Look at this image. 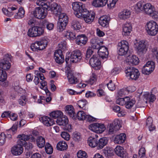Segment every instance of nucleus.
Returning a JSON list of instances; mask_svg holds the SVG:
<instances>
[{"mask_svg": "<svg viewBox=\"0 0 158 158\" xmlns=\"http://www.w3.org/2000/svg\"><path fill=\"white\" fill-rule=\"evenodd\" d=\"M17 9L15 7H8L7 9L3 8L2 9L3 13L8 16L11 17L14 15V18L17 19H20L24 16L25 10L23 8H19L17 12L15 11Z\"/></svg>", "mask_w": 158, "mask_h": 158, "instance_id": "obj_1", "label": "nucleus"}, {"mask_svg": "<svg viewBox=\"0 0 158 158\" xmlns=\"http://www.w3.org/2000/svg\"><path fill=\"white\" fill-rule=\"evenodd\" d=\"M72 5L74 14L79 18H81L82 14L87 12V9L85 8L84 5L81 2H74L73 3Z\"/></svg>", "mask_w": 158, "mask_h": 158, "instance_id": "obj_2", "label": "nucleus"}, {"mask_svg": "<svg viewBox=\"0 0 158 158\" xmlns=\"http://www.w3.org/2000/svg\"><path fill=\"white\" fill-rule=\"evenodd\" d=\"M44 3H40V2H36V4L38 5H41L43 7H37L32 11V14L34 17L38 19H43L45 18L47 15V10L45 8L43 7Z\"/></svg>", "mask_w": 158, "mask_h": 158, "instance_id": "obj_3", "label": "nucleus"}, {"mask_svg": "<svg viewBox=\"0 0 158 158\" xmlns=\"http://www.w3.org/2000/svg\"><path fill=\"white\" fill-rule=\"evenodd\" d=\"M43 7L48 11L51 12L56 16L60 15L63 13H62V8L60 5L56 3L53 2L51 5L48 6L46 3H44Z\"/></svg>", "mask_w": 158, "mask_h": 158, "instance_id": "obj_4", "label": "nucleus"}, {"mask_svg": "<svg viewBox=\"0 0 158 158\" xmlns=\"http://www.w3.org/2000/svg\"><path fill=\"white\" fill-rule=\"evenodd\" d=\"M146 29L148 35L155 36L158 32V25L155 22L151 21L148 22L146 26Z\"/></svg>", "mask_w": 158, "mask_h": 158, "instance_id": "obj_5", "label": "nucleus"}, {"mask_svg": "<svg viewBox=\"0 0 158 158\" xmlns=\"http://www.w3.org/2000/svg\"><path fill=\"white\" fill-rule=\"evenodd\" d=\"M68 21V18L65 13L62 14L59 16V21L57 23V30L62 32L65 29Z\"/></svg>", "mask_w": 158, "mask_h": 158, "instance_id": "obj_6", "label": "nucleus"}, {"mask_svg": "<svg viewBox=\"0 0 158 158\" xmlns=\"http://www.w3.org/2000/svg\"><path fill=\"white\" fill-rule=\"evenodd\" d=\"M47 44L48 41L47 40H42L40 41H37L32 44L31 45V48L33 51L41 50L45 48Z\"/></svg>", "mask_w": 158, "mask_h": 158, "instance_id": "obj_7", "label": "nucleus"}, {"mask_svg": "<svg viewBox=\"0 0 158 158\" xmlns=\"http://www.w3.org/2000/svg\"><path fill=\"white\" fill-rule=\"evenodd\" d=\"M127 77H129L132 80H136L139 75V73L137 69L133 67H127L125 70Z\"/></svg>", "mask_w": 158, "mask_h": 158, "instance_id": "obj_8", "label": "nucleus"}, {"mask_svg": "<svg viewBox=\"0 0 158 158\" xmlns=\"http://www.w3.org/2000/svg\"><path fill=\"white\" fill-rule=\"evenodd\" d=\"M118 49H119L118 54L119 55L123 56L126 54L129 49L128 42L125 40H122L118 44Z\"/></svg>", "mask_w": 158, "mask_h": 158, "instance_id": "obj_9", "label": "nucleus"}, {"mask_svg": "<svg viewBox=\"0 0 158 158\" xmlns=\"http://www.w3.org/2000/svg\"><path fill=\"white\" fill-rule=\"evenodd\" d=\"M10 60V55L8 54H5L2 59L0 60V68L7 70L10 67L9 61Z\"/></svg>", "mask_w": 158, "mask_h": 158, "instance_id": "obj_10", "label": "nucleus"}, {"mask_svg": "<svg viewBox=\"0 0 158 158\" xmlns=\"http://www.w3.org/2000/svg\"><path fill=\"white\" fill-rule=\"evenodd\" d=\"M89 128L94 132L100 134L102 133L106 129L103 124L99 123H94L90 125Z\"/></svg>", "mask_w": 158, "mask_h": 158, "instance_id": "obj_11", "label": "nucleus"}, {"mask_svg": "<svg viewBox=\"0 0 158 158\" xmlns=\"http://www.w3.org/2000/svg\"><path fill=\"white\" fill-rule=\"evenodd\" d=\"M155 68L154 62L152 61H148L142 68V73L145 75L149 74L154 70Z\"/></svg>", "mask_w": 158, "mask_h": 158, "instance_id": "obj_12", "label": "nucleus"}, {"mask_svg": "<svg viewBox=\"0 0 158 158\" xmlns=\"http://www.w3.org/2000/svg\"><path fill=\"white\" fill-rule=\"evenodd\" d=\"M82 56L81 52L76 50L72 52L70 56V62L76 63L80 61L82 59Z\"/></svg>", "mask_w": 158, "mask_h": 158, "instance_id": "obj_13", "label": "nucleus"}, {"mask_svg": "<svg viewBox=\"0 0 158 158\" xmlns=\"http://www.w3.org/2000/svg\"><path fill=\"white\" fill-rule=\"evenodd\" d=\"M135 48L136 49L138 53L139 54L144 53L147 51V48L143 41H140L136 42L135 44Z\"/></svg>", "mask_w": 158, "mask_h": 158, "instance_id": "obj_14", "label": "nucleus"}, {"mask_svg": "<svg viewBox=\"0 0 158 158\" xmlns=\"http://www.w3.org/2000/svg\"><path fill=\"white\" fill-rule=\"evenodd\" d=\"M95 17V14L93 12H86V13H84L82 15V18H83L86 23L90 24L93 22Z\"/></svg>", "mask_w": 158, "mask_h": 158, "instance_id": "obj_15", "label": "nucleus"}, {"mask_svg": "<svg viewBox=\"0 0 158 158\" xmlns=\"http://www.w3.org/2000/svg\"><path fill=\"white\" fill-rule=\"evenodd\" d=\"M55 60L56 62L59 64H62L64 61V57L60 50H56L54 53Z\"/></svg>", "mask_w": 158, "mask_h": 158, "instance_id": "obj_16", "label": "nucleus"}, {"mask_svg": "<svg viewBox=\"0 0 158 158\" xmlns=\"http://www.w3.org/2000/svg\"><path fill=\"white\" fill-rule=\"evenodd\" d=\"M116 154L123 158H127V153L123 148L120 146H117L114 149Z\"/></svg>", "mask_w": 158, "mask_h": 158, "instance_id": "obj_17", "label": "nucleus"}, {"mask_svg": "<svg viewBox=\"0 0 158 158\" xmlns=\"http://www.w3.org/2000/svg\"><path fill=\"white\" fill-rule=\"evenodd\" d=\"M155 9L154 6L150 3L144 4L143 11L147 15L152 16Z\"/></svg>", "mask_w": 158, "mask_h": 158, "instance_id": "obj_18", "label": "nucleus"}, {"mask_svg": "<svg viewBox=\"0 0 158 158\" xmlns=\"http://www.w3.org/2000/svg\"><path fill=\"white\" fill-rule=\"evenodd\" d=\"M76 41L77 44L82 46L86 44L87 41V38L85 35H79L77 36Z\"/></svg>", "mask_w": 158, "mask_h": 158, "instance_id": "obj_19", "label": "nucleus"}, {"mask_svg": "<svg viewBox=\"0 0 158 158\" xmlns=\"http://www.w3.org/2000/svg\"><path fill=\"white\" fill-rule=\"evenodd\" d=\"M126 61L129 65H136L138 64L139 60L135 55H131L127 57Z\"/></svg>", "mask_w": 158, "mask_h": 158, "instance_id": "obj_20", "label": "nucleus"}, {"mask_svg": "<svg viewBox=\"0 0 158 158\" xmlns=\"http://www.w3.org/2000/svg\"><path fill=\"white\" fill-rule=\"evenodd\" d=\"M98 55L102 59L106 58L109 54L108 49L104 46H102L98 49Z\"/></svg>", "mask_w": 158, "mask_h": 158, "instance_id": "obj_21", "label": "nucleus"}, {"mask_svg": "<svg viewBox=\"0 0 158 158\" xmlns=\"http://www.w3.org/2000/svg\"><path fill=\"white\" fill-rule=\"evenodd\" d=\"M132 27L130 23H126L123 27L122 34L123 36L129 35L132 31Z\"/></svg>", "mask_w": 158, "mask_h": 158, "instance_id": "obj_22", "label": "nucleus"}, {"mask_svg": "<svg viewBox=\"0 0 158 158\" xmlns=\"http://www.w3.org/2000/svg\"><path fill=\"white\" fill-rule=\"evenodd\" d=\"M108 3H109L108 0H93L92 4L95 7H100L105 6L106 4L108 5Z\"/></svg>", "mask_w": 158, "mask_h": 158, "instance_id": "obj_23", "label": "nucleus"}, {"mask_svg": "<svg viewBox=\"0 0 158 158\" xmlns=\"http://www.w3.org/2000/svg\"><path fill=\"white\" fill-rule=\"evenodd\" d=\"M89 63L93 68L99 66L101 64V62L98 57L97 55H93L90 59Z\"/></svg>", "mask_w": 158, "mask_h": 158, "instance_id": "obj_24", "label": "nucleus"}, {"mask_svg": "<svg viewBox=\"0 0 158 158\" xmlns=\"http://www.w3.org/2000/svg\"><path fill=\"white\" fill-rule=\"evenodd\" d=\"M90 43L92 48L98 49L101 47V45L102 44L103 42L98 39L94 38L91 39Z\"/></svg>", "mask_w": 158, "mask_h": 158, "instance_id": "obj_25", "label": "nucleus"}, {"mask_svg": "<svg viewBox=\"0 0 158 158\" xmlns=\"http://www.w3.org/2000/svg\"><path fill=\"white\" fill-rule=\"evenodd\" d=\"M40 119L41 121H42L43 123L47 127L51 126L54 124V120L48 116H43Z\"/></svg>", "mask_w": 158, "mask_h": 158, "instance_id": "obj_26", "label": "nucleus"}, {"mask_svg": "<svg viewBox=\"0 0 158 158\" xmlns=\"http://www.w3.org/2000/svg\"><path fill=\"white\" fill-rule=\"evenodd\" d=\"M126 139V134L122 133L116 135L114 138V141L116 143L121 144L124 142Z\"/></svg>", "mask_w": 158, "mask_h": 158, "instance_id": "obj_27", "label": "nucleus"}, {"mask_svg": "<svg viewBox=\"0 0 158 158\" xmlns=\"http://www.w3.org/2000/svg\"><path fill=\"white\" fill-rule=\"evenodd\" d=\"M67 77L69 82L70 84H75L78 82L77 78L74 76V73L72 71H69L68 72Z\"/></svg>", "mask_w": 158, "mask_h": 158, "instance_id": "obj_28", "label": "nucleus"}, {"mask_svg": "<svg viewBox=\"0 0 158 158\" xmlns=\"http://www.w3.org/2000/svg\"><path fill=\"white\" fill-rule=\"evenodd\" d=\"M23 151V147L19 145H17L13 147L11 150L12 154L16 156L20 155L22 153Z\"/></svg>", "mask_w": 158, "mask_h": 158, "instance_id": "obj_29", "label": "nucleus"}, {"mask_svg": "<svg viewBox=\"0 0 158 158\" xmlns=\"http://www.w3.org/2000/svg\"><path fill=\"white\" fill-rule=\"evenodd\" d=\"M65 111L66 113L70 117L75 118L76 113L74 111V109L72 105H68L65 107Z\"/></svg>", "mask_w": 158, "mask_h": 158, "instance_id": "obj_30", "label": "nucleus"}, {"mask_svg": "<svg viewBox=\"0 0 158 158\" xmlns=\"http://www.w3.org/2000/svg\"><path fill=\"white\" fill-rule=\"evenodd\" d=\"M131 14V13L129 10L125 9L119 13L118 17L120 19L125 20L129 18Z\"/></svg>", "mask_w": 158, "mask_h": 158, "instance_id": "obj_31", "label": "nucleus"}, {"mask_svg": "<svg viewBox=\"0 0 158 158\" xmlns=\"http://www.w3.org/2000/svg\"><path fill=\"white\" fill-rule=\"evenodd\" d=\"M98 23L102 27H107L109 25V19L106 16H103L99 19Z\"/></svg>", "mask_w": 158, "mask_h": 158, "instance_id": "obj_32", "label": "nucleus"}, {"mask_svg": "<svg viewBox=\"0 0 158 158\" xmlns=\"http://www.w3.org/2000/svg\"><path fill=\"white\" fill-rule=\"evenodd\" d=\"M88 143L90 147L94 148L98 146V139L97 138L90 137L88 139Z\"/></svg>", "mask_w": 158, "mask_h": 158, "instance_id": "obj_33", "label": "nucleus"}, {"mask_svg": "<svg viewBox=\"0 0 158 158\" xmlns=\"http://www.w3.org/2000/svg\"><path fill=\"white\" fill-rule=\"evenodd\" d=\"M57 150L63 151L66 150L68 148V145L65 142L61 141L59 142L56 146Z\"/></svg>", "mask_w": 158, "mask_h": 158, "instance_id": "obj_34", "label": "nucleus"}, {"mask_svg": "<svg viewBox=\"0 0 158 158\" xmlns=\"http://www.w3.org/2000/svg\"><path fill=\"white\" fill-rule=\"evenodd\" d=\"M126 99L127 101L125 104L126 107L128 109L131 108L135 103V100L134 98L131 99L128 97H126Z\"/></svg>", "mask_w": 158, "mask_h": 158, "instance_id": "obj_35", "label": "nucleus"}, {"mask_svg": "<svg viewBox=\"0 0 158 158\" xmlns=\"http://www.w3.org/2000/svg\"><path fill=\"white\" fill-rule=\"evenodd\" d=\"M37 146L39 148H41L44 147L45 144V140L44 138L40 136L37 137L36 140Z\"/></svg>", "mask_w": 158, "mask_h": 158, "instance_id": "obj_36", "label": "nucleus"}, {"mask_svg": "<svg viewBox=\"0 0 158 158\" xmlns=\"http://www.w3.org/2000/svg\"><path fill=\"white\" fill-rule=\"evenodd\" d=\"M108 139L106 137L101 138L98 140V146L100 149H102L107 143Z\"/></svg>", "mask_w": 158, "mask_h": 158, "instance_id": "obj_37", "label": "nucleus"}, {"mask_svg": "<svg viewBox=\"0 0 158 158\" xmlns=\"http://www.w3.org/2000/svg\"><path fill=\"white\" fill-rule=\"evenodd\" d=\"M68 119L67 117H60L57 118L56 122L59 125L65 126L68 123Z\"/></svg>", "mask_w": 158, "mask_h": 158, "instance_id": "obj_38", "label": "nucleus"}, {"mask_svg": "<svg viewBox=\"0 0 158 158\" xmlns=\"http://www.w3.org/2000/svg\"><path fill=\"white\" fill-rule=\"evenodd\" d=\"M153 120L151 117H148L146 121V126L149 128L150 131H152L155 129V126L152 124Z\"/></svg>", "mask_w": 158, "mask_h": 158, "instance_id": "obj_39", "label": "nucleus"}, {"mask_svg": "<svg viewBox=\"0 0 158 158\" xmlns=\"http://www.w3.org/2000/svg\"><path fill=\"white\" fill-rule=\"evenodd\" d=\"M71 28L74 30H79L81 27L80 23L77 20H73L71 22Z\"/></svg>", "mask_w": 158, "mask_h": 158, "instance_id": "obj_40", "label": "nucleus"}, {"mask_svg": "<svg viewBox=\"0 0 158 158\" xmlns=\"http://www.w3.org/2000/svg\"><path fill=\"white\" fill-rule=\"evenodd\" d=\"M103 152L106 157H109L113 155L114 150L112 148L106 147L103 150Z\"/></svg>", "mask_w": 158, "mask_h": 158, "instance_id": "obj_41", "label": "nucleus"}, {"mask_svg": "<svg viewBox=\"0 0 158 158\" xmlns=\"http://www.w3.org/2000/svg\"><path fill=\"white\" fill-rule=\"evenodd\" d=\"M62 112L60 110L53 111L50 114V116L54 118H58L60 117H62Z\"/></svg>", "mask_w": 158, "mask_h": 158, "instance_id": "obj_42", "label": "nucleus"}, {"mask_svg": "<svg viewBox=\"0 0 158 158\" xmlns=\"http://www.w3.org/2000/svg\"><path fill=\"white\" fill-rule=\"evenodd\" d=\"M113 110L116 112L118 113V117L123 116L125 114L122 111H120V107L117 105H115L112 107Z\"/></svg>", "mask_w": 158, "mask_h": 158, "instance_id": "obj_43", "label": "nucleus"}, {"mask_svg": "<svg viewBox=\"0 0 158 158\" xmlns=\"http://www.w3.org/2000/svg\"><path fill=\"white\" fill-rule=\"evenodd\" d=\"M36 31V36H39L42 35L44 33V29L41 27L39 26H34Z\"/></svg>", "mask_w": 158, "mask_h": 158, "instance_id": "obj_44", "label": "nucleus"}, {"mask_svg": "<svg viewBox=\"0 0 158 158\" xmlns=\"http://www.w3.org/2000/svg\"><path fill=\"white\" fill-rule=\"evenodd\" d=\"M87 101L85 99H81L78 102V105L79 107L82 108L83 109L85 110L86 108L85 106L87 104Z\"/></svg>", "mask_w": 158, "mask_h": 158, "instance_id": "obj_45", "label": "nucleus"}, {"mask_svg": "<svg viewBox=\"0 0 158 158\" xmlns=\"http://www.w3.org/2000/svg\"><path fill=\"white\" fill-rule=\"evenodd\" d=\"M86 114L82 111L78 112L77 114V117L79 120H84L85 119Z\"/></svg>", "mask_w": 158, "mask_h": 158, "instance_id": "obj_46", "label": "nucleus"}, {"mask_svg": "<svg viewBox=\"0 0 158 158\" xmlns=\"http://www.w3.org/2000/svg\"><path fill=\"white\" fill-rule=\"evenodd\" d=\"M45 150L48 154H51L53 152V148L51 145L48 143H47L45 145Z\"/></svg>", "mask_w": 158, "mask_h": 158, "instance_id": "obj_47", "label": "nucleus"}, {"mask_svg": "<svg viewBox=\"0 0 158 158\" xmlns=\"http://www.w3.org/2000/svg\"><path fill=\"white\" fill-rule=\"evenodd\" d=\"M6 72L2 69H0V81H4L7 78Z\"/></svg>", "mask_w": 158, "mask_h": 158, "instance_id": "obj_48", "label": "nucleus"}, {"mask_svg": "<svg viewBox=\"0 0 158 158\" xmlns=\"http://www.w3.org/2000/svg\"><path fill=\"white\" fill-rule=\"evenodd\" d=\"M36 31L34 26L29 29L27 32L28 36L30 37H36Z\"/></svg>", "mask_w": 158, "mask_h": 158, "instance_id": "obj_49", "label": "nucleus"}, {"mask_svg": "<svg viewBox=\"0 0 158 158\" xmlns=\"http://www.w3.org/2000/svg\"><path fill=\"white\" fill-rule=\"evenodd\" d=\"M73 137L74 140L78 142L81 139V134L79 132H74L73 134Z\"/></svg>", "mask_w": 158, "mask_h": 158, "instance_id": "obj_50", "label": "nucleus"}, {"mask_svg": "<svg viewBox=\"0 0 158 158\" xmlns=\"http://www.w3.org/2000/svg\"><path fill=\"white\" fill-rule=\"evenodd\" d=\"M27 101V99L25 96H22L18 100V102L19 104L23 106L26 104V102Z\"/></svg>", "mask_w": 158, "mask_h": 158, "instance_id": "obj_51", "label": "nucleus"}, {"mask_svg": "<svg viewBox=\"0 0 158 158\" xmlns=\"http://www.w3.org/2000/svg\"><path fill=\"white\" fill-rule=\"evenodd\" d=\"M126 101L127 100L126 99V97H125L124 98H118L116 100V102L117 104L123 106L125 105Z\"/></svg>", "mask_w": 158, "mask_h": 158, "instance_id": "obj_52", "label": "nucleus"}, {"mask_svg": "<svg viewBox=\"0 0 158 158\" xmlns=\"http://www.w3.org/2000/svg\"><path fill=\"white\" fill-rule=\"evenodd\" d=\"M96 81V76L95 74L93 73L90 78L88 81V83L91 85L93 84Z\"/></svg>", "mask_w": 158, "mask_h": 158, "instance_id": "obj_53", "label": "nucleus"}, {"mask_svg": "<svg viewBox=\"0 0 158 158\" xmlns=\"http://www.w3.org/2000/svg\"><path fill=\"white\" fill-rule=\"evenodd\" d=\"M111 124L113 125L116 129L119 130L121 127V126L120 123L119 121L117 119H115Z\"/></svg>", "mask_w": 158, "mask_h": 158, "instance_id": "obj_54", "label": "nucleus"}, {"mask_svg": "<svg viewBox=\"0 0 158 158\" xmlns=\"http://www.w3.org/2000/svg\"><path fill=\"white\" fill-rule=\"evenodd\" d=\"M6 138V135L4 133H2L0 134V146H2L5 144Z\"/></svg>", "mask_w": 158, "mask_h": 158, "instance_id": "obj_55", "label": "nucleus"}, {"mask_svg": "<svg viewBox=\"0 0 158 158\" xmlns=\"http://www.w3.org/2000/svg\"><path fill=\"white\" fill-rule=\"evenodd\" d=\"M78 158H87V156L86 153L80 150L77 154Z\"/></svg>", "mask_w": 158, "mask_h": 158, "instance_id": "obj_56", "label": "nucleus"}, {"mask_svg": "<svg viewBox=\"0 0 158 158\" xmlns=\"http://www.w3.org/2000/svg\"><path fill=\"white\" fill-rule=\"evenodd\" d=\"M152 54L154 57H155L158 62V48L155 47L152 49Z\"/></svg>", "mask_w": 158, "mask_h": 158, "instance_id": "obj_57", "label": "nucleus"}, {"mask_svg": "<svg viewBox=\"0 0 158 158\" xmlns=\"http://www.w3.org/2000/svg\"><path fill=\"white\" fill-rule=\"evenodd\" d=\"M129 92V90L126 88L122 89L118 91V94L119 96L121 97L123 95L127 94Z\"/></svg>", "mask_w": 158, "mask_h": 158, "instance_id": "obj_58", "label": "nucleus"}, {"mask_svg": "<svg viewBox=\"0 0 158 158\" xmlns=\"http://www.w3.org/2000/svg\"><path fill=\"white\" fill-rule=\"evenodd\" d=\"M61 137L66 140H69L70 139V135L69 134L66 132H62L61 134Z\"/></svg>", "mask_w": 158, "mask_h": 158, "instance_id": "obj_59", "label": "nucleus"}, {"mask_svg": "<svg viewBox=\"0 0 158 158\" xmlns=\"http://www.w3.org/2000/svg\"><path fill=\"white\" fill-rule=\"evenodd\" d=\"M112 81L110 80L109 83L107 84L108 89L111 91H113L115 89V87L114 84L112 83Z\"/></svg>", "mask_w": 158, "mask_h": 158, "instance_id": "obj_60", "label": "nucleus"}, {"mask_svg": "<svg viewBox=\"0 0 158 158\" xmlns=\"http://www.w3.org/2000/svg\"><path fill=\"white\" fill-rule=\"evenodd\" d=\"M17 138L21 139H22L26 141L29 139V136L27 135H26L24 134H22L18 135Z\"/></svg>", "mask_w": 158, "mask_h": 158, "instance_id": "obj_61", "label": "nucleus"}, {"mask_svg": "<svg viewBox=\"0 0 158 158\" xmlns=\"http://www.w3.org/2000/svg\"><path fill=\"white\" fill-rule=\"evenodd\" d=\"M118 129H116L115 127L111 124H110L109 127V133L110 134H111L114 133L115 131H116L118 130Z\"/></svg>", "mask_w": 158, "mask_h": 158, "instance_id": "obj_62", "label": "nucleus"}, {"mask_svg": "<svg viewBox=\"0 0 158 158\" xmlns=\"http://www.w3.org/2000/svg\"><path fill=\"white\" fill-rule=\"evenodd\" d=\"M58 45L60 49V50H64L66 48V43L65 41H62Z\"/></svg>", "mask_w": 158, "mask_h": 158, "instance_id": "obj_63", "label": "nucleus"}, {"mask_svg": "<svg viewBox=\"0 0 158 158\" xmlns=\"http://www.w3.org/2000/svg\"><path fill=\"white\" fill-rule=\"evenodd\" d=\"M118 0H109V3H108V6L110 8L114 7L115 6L116 2Z\"/></svg>", "mask_w": 158, "mask_h": 158, "instance_id": "obj_64", "label": "nucleus"}]
</instances>
